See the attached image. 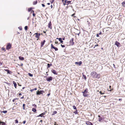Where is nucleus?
<instances>
[{
    "label": "nucleus",
    "mask_w": 125,
    "mask_h": 125,
    "mask_svg": "<svg viewBox=\"0 0 125 125\" xmlns=\"http://www.w3.org/2000/svg\"><path fill=\"white\" fill-rule=\"evenodd\" d=\"M91 75L93 78L99 79L100 77V75L99 74H97L96 72L95 71L92 72L90 74Z\"/></svg>",
    "instance_id": "obj_1"
},
{
    "label": "nucleus",
    "mask_w": 125,
    "mask_h": 125,
    "mask_svg": "<svg viewBox=\"0 0 125 125\" xmlns=\"http://www.w3.org/2000/svg\"><path fill=\"white\" fill-rule=\"evenodd\" d=\"M34 35H35V37L37 39V40H38L40 38V37L41 35V34L40 33H35L34 34Z\"/></svg>",
    "instance_id": "obj_2"
},
{
    "label": "nucleus",
    "mask_w": 125,
    "mask_h": 125,
    "mask_svg": "<svg viewBox=\"0 0 125 125\" xmlns=\"http://www.w3.org/2000/svg\"><path fill=\"white\" fill-rule=\"evenodd\" d=\"M45 92L43 90L38 91L36 92L37 95H39L40 94H42L43 93Z\"/></svg>",
    "instance_id": "obj_3"
},
{
    "label": "nucleus",
    "mask_w": 125,
    "mask_h": 125,
    "mask_svg": "<svg viewBox=\"0 0 125 125\" xmlns=\"http://www.w3.org/2000/svg\"><path fill=\"white\" fill-rule=\"evenodd\" d=\"M11 47V44L10 43H8L6 46V49L8 50L10 49Z\"/></svg>",
    "instance_id": "obj_4"
},
{
    "label": "nucleus",
    "mask_w": 125,
    "mask_h": 125,
    "mask_svg": "<svg viewBox=\"0 0 125 125\" xmlns=\"http://www.w3.org/2000/svg\"><path fill=\"white\" fill-rule=\"evenodd\" d=\"M74 39L72 38L70 41V45H73L74 44V42H73Z\"/></svg>",
    "instance_id": "obj_5"
},
{
    "label": "nucleus",
    "mask_w": 125,
    "mask_h": 125,
    "mask_svg": "<svg viewBox=\"0 0 125 125\" xmlns=\"http://www.w3.org/2000/svg\"><path fill=\"white\" fill-rule=\"evenodd\" d=\"M48 28L50 29H52V23L51 21H50L49 23H48Z\"/></svg>",
    "instance_id": "obj_6"
},
{
    "label": "nucleus",
    "mask_w": 125,
    "mask_h": 125,
    "mask_svg": "<svg viewBox=\"0 0 125 125\" xmlns=\"http://www.w3.org/2000/svg\"><path fill=\"white\" fill-rule=\"evenodd\" d=\"M51 49H55V51H57L58 50V48L57 47H55L52 44L51 45Z\"/></svg>",
    "instance_id": "obj_7"
},
{
    "label": "nucleus",
    "mask_w": 125,
    "mask_h": 125,
    "mask_svg": "<svg viewBox=\"0 0 125 125\" xmlns=\"http://www.w3.org/2000/svg\"><path fill=\"white\" fill-rule=\"evenodd\" d=\"M98 117L99 118L98 119V121L100 122H101L102 120L104 119V118L100 115H98Z\"/></svg>",
    "instance_id": "obj_8"
},
{
    "label": "nucleus",
    "mask_w": 125,
    "mask_h": 125,
    "mask_svg": "<svg viewBox=\"0 0 125 125\" xmlns=\"http://www.w3.org/2000/svg\"><path fill=\"white\" fill-rule=\"evenodd\" d=\"M53 78L52 77L50 76L49 77L47 78L46 79V80L48 81H50L52 80Z\"/></svg>",
    "instance_id": "obj_9"
},
{
    "label": "nucleus",
    "mask_w": 125,
    "mask_h": 125,
    "mask_svg": "<svg viewBox=\"0 0 125 125\" xmlns=\"http://www.w3.org/2000/svg\"><path fill=\"white\" fill-rule=\"evenodd\" d=\"M115 44L118 47H120V43L117 41L115 42Z\"/></svg>",
    "instance_id": "obj_10"
},
{
    "label": "nucleus",
    "mask_w": 125,
    "mask_h": 125,
    "mask_svg": "<svg viewBox=\"0 0 125 125\" xmlns=\"http://www.w3.org/2000/svg\"><path fill=\"white\" fill-rule=\"evenodd\" d=\"M46 114V112H44L43 113H42L41 114H40L39 115L37 116V117L41 116V117H44V116H43V115H45Z\"/></svg>",
    "instance_id": "obj_11"
},
{
    "label": "nucleus",
    "mask_w": 125,
    "mask_h": 125,
    "mask_svg": "<svg viewBox=\"0 0 125 125\" xmlns=\"http://www.w3.org/2000/svg\"><path fill=\"white\" fill-rule=\"evenodd\" d=\"M85 124L88 125H93V123L89 121H86Z\"/></svg>",
    "instance_id": "obj_12"
},
{
    "label": "nucleus",
    "mask_w": 125,
    "mask_h": 125,
    "mask_svg": "<svg viewBox=\"0 0 125 125\" xmlns=\"http://www.w3.org/2000/svg\"><path fill=\"white\" fill-rule=\"evenodd\" d=\"M51 72L53 73L55 75H57V72L55 70L53 69H52L51 70Z\"/></svg>",
    "instance_id": "obj_13"
},
{
    "label": "nucleus",
    "mask_w": 125,
    "mask_h": 125,
    "mask_svg": "<svg viewBox=\"0 0 125 125\" xmlns=\"http://www.w3.org/2000/svg\"><path fill=\"white\" fill-rule=\"evenodd\" d=\"M46 41L45 40H44L43 42H41V47H42L45 43Z\"/></svg>",
    "instance_id": "obj_14"
},
{
    "label": "nucleus",
    "mask_w": 125,
    "mask_h": 125,
    "mask_svg": "<svg viewBox=\"0 0 125 125\" xmlns=\"http://www.w3.org/2000/svg\"><path fill=\"white\" fill-rule=\"evenodd\" d=\"M82 93L83 94V95L84 97H86L88 96V94H86V93H85L83 92H82Z\"/></svg>",
    "instance_id": "obj_15"
},
{
    "label": "nucleus",
    "mask_w": 125,
    "mask_h": 125,
    "mask_svg": "<svg viewBox=\"0 0 125 125\" xmlns=\"http://www.w3.org/2000/svg\"><path fill=\"white\" fill-rule=\"evenodd\" d=\"M4 70L7 72V73H8L9 74H11V71H10L8 69H4Z\"/></svg>",
    "instance_id": "obj_16"
},
{
    "label": "nucleus",
    "mask_w": 125,
    "mask_h": 125,
    "mask_svg": "<svg viewBox=\"0 0 125 125\" xmlns=\"http://www.w3.org/2000/svg\"><path fill=\"white\" fill-rule=\"evenodd\" d=\"M82 62L81 61H80L79 62H75V64H79V65H80L82 64Z\"/></svg>",
    "instance_id": "obj_17"
},
{
    "label": "nucleus",
    "mask_w": 125,
    "mask_h": 125,
    "mask_svg": "<svg viewBox=\"0 0 125 125\" xmlns=\"http://www.w3.org/2000/svg\"><path fill=\"white\" fill-rule=\"evenodd\" d=\"M13 83L14 84V86L15 87V88H17V87H16L17 84H16V83H15V82L14 81H13Z\"/></svg>",
    "instance_id": "obj_18"
},
{
    "label": "nucleus",
    "mask_w": 125,
    "mask_h": 125,
    "mask_svg": "<svg viewBox=\"0 0 125 125\" xmlns=\"http://www.w3.org/2000/svg\"><path fill=\"white\" fill-rule=\"evenodd\" d=\"M122 6L123 7H125V1H123L122 3Z\"/></svg>",
    "instance_id": "obj_19"
},
{
    "label": "nucleus",
    "mask_w": 125,
    "mask_h": 125,
    "mask_svg": "<svg viewBox=\"0 0 125 125\" xmlns=\"http://www.w3.org/2000/svg\"><path fill=\"white\" fill-rule=\"evenodd\" d=\"M19 59L21 60H23L24 59V58L23 57H21V56H19Z\"/></svg>",
    "instance_id": "obj_20"
},
{
    "label": "nucleus",
    "mask_w": 125,
    "mask_h": 125,
    "mask_svg": "<svg viewBox=\"0 0 125 125\" xmlns=\"http://www.w3.org/2000/svg\"><path fill=\"white\" fill-rule=\"evenodd\" d=\"M58 40L59 41H60L61 43H63V41L62 40V39L61 38H59L58 39Z\"/></svg>",
    "instance_id": "obj_21"
},
{
    "label": "nucleus",
    "mask_w": 125,
    "mask_h": 125,
    "mask_svg": "<svg viewBox=\"0 0 125 125\" xmlns=\"http://www.w3.org/2000/svg\"><path fill=\"white\" fill-rule=\"evenodd\" d=\"M22 95L21 93H19V96L21 98V99H23L24 98V96H22V97H21V95Z\"/></svg>",
    "instance_id": "obj_22"
},
{
    "label": "nucleus",
    "mask_w": 125,
    "mask_h": 125,
    "mask_svg": "<svg viewBox=\"0 0 125 125\" xmlns=\"http://www.w3.org/2000/svg\"><path fill=\"white\" fill-rule=\"evenodd\" d=\"M37 90V88H35L31 89L30 90V91L31 92H33V91L36 90Z\"/></svg>",
    "instance_id": "obj_23"
},
{
    "label": "nucleus",
    "mask_w": 125,
    "mask_h": 125,
    "mask_svg": "<svg viewBox=\"0 0 125 125\" xmlns=\"http://www.w3.org/2000/svg\"><path fill=\"white\" fill-rule=\"evenodd\" d=\"M111 86H109V88L110 89V90H109L108 89V91L111 92V91H112L113 90V88H112L111 89Z\"/></svg>",
    "instance_id": "obj_24"
},
{
    "label": "nucleus",
    "mask_w": 125,
    "mask_h": 125,
    "mask_svg": "<svg viewBox=\"0 0 125 125\" xmlns=\"http://www.w3.org/2000/svg\"><path fill=\"white\" fill-rule=\"evenodd\" d=\"M1 50L3 51V52H5L6 51V50L5 49V48L4 47H2L1 48Z\"/></svg>",
    "instance_id": "obj_25"
},
{
    "label": "nucleus",
    "mask_w": 125,
    "mask_h": 125,
    "mask_svg": "<svg viewBox=\"0 0 125 125\" xmlns=\"http://www.w3.org/2000/svg\"><path fill=\"white\" fill-rule=\"evenodd\" d=\"M88 90L87 88H86L84 90V91L83 92H85V93H88Z\"/></svg>",
    "instance_id": "obj_26"
},
{
    "label": "nucleus",
    "mask_w": 125,
    "mask_h": 125,
    "mask_svg": "<svg viewBox=\"0 0 125 125\" xmlns=\"http://www.w3.org/2000/svg\"><path fill=\"white\" fill-rule=\"evenodd\" d=\"M52 66V64H50L49 63H48L47 64V68H49L51 66Z\"/></svg>",
    "instance_id": "obj_27"
},
{
    "label": "nucleus",
    "mask_w": 125,
    "mask_h": 125,
    "mask_svg": "<svg viewBox=\"0 0 125 125\" xmlns=\"http://www.w3.org/2000/svg\"><path fill=\"white\" fill-rule=\"evenodd\" d=\"M52 115H54L55 114H56L57 113V112L56 111H55L52 112Z\"/></svg>",
    "instance_id": "obj_28"
},
{
    "label": "nucleus",
    "mask_w": 125,
    "mask_h": 125,
    "mask_svg": "<svg viewBox=\"0 0 125 125\" xmlns=\"http://www.w3.org/2000/svg\"><path fill=\"white\" fill-rule=\"evenodd\" d=\"M32 110L34 112H35L36 111V110L35 108H32Z\"/></svg>",
    "instance_id": "obj_29"
},
{
    "label": "nucleus",
    "mask_w": 125,
    "mask_h": 125,
    "mask_svg": "<svg viewBox=\"0 0 125 125\" xmlns=\"http://www.w3.org/2000/svg\"><path fill=\"white\" fill-rule=\"evenodd\" d=\"M25 104H23V110L25 109Z\"/></svg>",
    "instance_id": "obj_30"
},
{
    "label": "nucleus",
    "mask_w": 125,
    "mask_h": 125,
    "mask_svg": "<svg viewBox=\"0 0 125 125\" xmlns=\"http://www.w3.org/2000/svg\"><path fill=\"white\" fill-rule=\"evenodd\" d=\"M37 3V1H34L33 2V5H36V4Z\"/></svg>",
    "instance_id": "obj_31"
},
{
    "label": "nucleus",
    "mask_w": 125,
    "mask_h": 125,
    "mask_svg": "<svg viewBox=\"0 0 125 125\" xmlns=\"http://www.w3.org/2000/svg\"><path fill=\"white\" fill-rule=\"evenodd\" d=\"M71 1H68L67 2V4H66L68 5L69 3L70 4V3L71 2Z\"/></svg>",
    "instance_id": "obj_32"
},
{
    "label": "nucleus",
    "mask_w": 125,
    "mask_h": 125,
    "mask_svg": "<svg viewBox=\"0 0 125 125\" xmlns=\"http://www.w3.org/2000/svg\"><path fill=\"white\" fill-rule=\"evenodd\" d=\"M28 75L31 77H32L33 76V75L32 74H31L30 73H28Z\"/></svg>",
    "instance_id": "obj_33"
},
{
    "label": "nucleus",
    "mask_w": 125,
    "mask_h": 125,
    "mask_svg": "<svg viewBox=\"0 0 125 125\" xmlns=\"http://www.w3.org/2000/svg\"><path fill=\"white\" fill-rule=\"evenodd\" d=\"M6 125V123L5 122H2L1 124H0V125Z\"/></svg>",
    "instance_id": "obj_34"
},
{
    "label": "nucleus",
    "mask_w": 125,
    "mask_h": 125,
    "mask_svg": "<svg viewBox=\"0 0 125 125\" xmlns=\"http://www.w3.org/2000/svg\"><path fill=\"white\" fill-rule=\"evenodd\" d=\"M74 113L75 114H78L77 110V109H76V111L74 112Z\"/></svg>",
    "instance_id": "obj_35"
},
{
    "label": "nucleus",
    "mask_w": 125,
    "mask_h": 125,
    "mask_svg": "<svg viewBox=\"0 0 125 125\" xmlns=\"http://www.w3.org/2000/svg\"><path fill=\"white\" fill-rule=\"evenodd\" d=\"M83 76L84 77V78L85 80H86V76L85 75H83Z\"/></svg>",
    "instance_id": "obj_36"
},
{
    "label": "nucleus",
    "mask_w": 125,
    "mask_h": 125,
    "mask_svg": "<svg viewBox=\"0 0 125 125\" xmlns=\"http://www.w3.org/2000/svg\"><path fill=\"white\" fill-rule=\"evenodd\" d=\"M32 9L31 8H29L28 10V11L29 12Z\"/></svg>",
    "instance_id": "obj_37"
},
{
    "label": "nucleus",
    "mask_w": 125,
    "mask_h": 125,
    "mask_svg": "<svg viewBox=\"0 0 125 125\" xmlns=\"http://www.w3.org/2000/svg\"><path fill=\"white\" fill-rule=\"evenodd\" d=\"M18 98H15V99H13V100H12V101L13 102H14L16 100H18Z\"/></svg>",
    "instance_id": "obj_38"
},
{
    "label": "nucleus",
    "mask_w": 125,
    "mask_h": 125,
    "mask_svg": "<svg viewBox=\"0 0 125 125\" xmlns=\"http://www.w3.org/2000/svg\"><path fill=\"white\" fill-rule=\"evenodd\" d=\"M24 29H25L26 30H27V29H28V27H27V26H25V27H24Z\"/></svg>",
    "instance_id": "obj_39"
},
{
    "label": "nucleus",
    "mask_w": 125,
    "mask_h": 125,
    "mask_svg": "<svg viewBox=\"0 0 125 125\" xmlns=\"http://www.w3.org/2000/svg\"><path fill=\"white\" fill-rule=\"evenodd\" d=\"M1 112H2V113H6L7 112V111H6V110L4 111H3Z\"/></svg>",
    "instance_id": "obj_40"
},
{
    "label": "nucleus",
    "mask_w": 125,
    "mask_h": 125,
    "mask_svg": "<svg viewBox=\"0 0 125 125\" xmlns=\"http://www.w3.org/2000/svg\"><path fill=\"white\" fill-rule=\"evenodd\" d=\"M101 94H104L105 93H102L101 91H100L99 92Z\"/></svg>",
    "instance_id": "obj_41"
},
{
    "label": "nucleus",
    "mask_w": 125,
    "mask_h": 125,
    "mask_svg": "<svg viewBox=\"0 0 125 125\" xmlns=\"http://www.w3.org/2000/svg\"><path fill=\"white\" fill-rule=\"evenodd\" d=\"M73 108L74 109L76 110V109H77L76 107L75 106H73Z\"/></svg>",
    "instance_id": "obj_42"
},
{
    "label": "nucleus",
    "mask_w": 125,
    "mask_h": 125,
    "mask_svg": "<svg viewBox=\"0 0 125 125\" xmlns=\"http://www.w3.org/2000/svg\"><path fill=\"white\" fill-rule=\"evenodd\" d=\"M15 123H18V121L17 119L15 120Z\"/></svg>",
    "instance_id": "obj_43"
},
{
    "label": "nucleus",
    "mask_w": 125,
    "mask_h": 125,
    "mask_svg": "<svg viewBox=\"0 0 125 125\" xmlns=\"http://www.w3.org/2000/svg\"><path fill=\"white\" fill-rule=\"evenodd\" d=\"M54 0H50V2L51 3H52L54 1Z\"/></svg>",
    "instance_id": "obj_44"
},
{
    "label": "nucleus",
    "mask_w": 125,
    "mask_h": 125,
    "mask_svg": "<svg viewBox=\"0 0 125 125\" xmlns=\"http://www.w3.org/2000/svg\"><path fill=\"white\" fill-rule=\"evenodd\" d=\"M61 46L62 48L64 47L65 46V45H62V44H61Z\"/></svg>",
    "instance_id": "obj_45"
},
{
    "label": "nucleus",
    "mask_w": 125,
    "mask_h": 125,
    "mask_svg": "<svg viewBox=\"0 0 125 125\" xmlns=\"http://www.w3.org/2000/svg\"><path fill=\"white\" fill-rule=\"evenodd\" d=\"M99 34L98 33H97L96 34V36L97 37H99Z\"/></svg>",
    "instance_id": "obj_46"
},
{
    "label": "nucleus",
    "mask_w": 125,
    "mask_h": 125,
    "mask_svg": "<svg viewBox=\"0 0 125 125\" xmlns=\"http://www.w3.org/2000/svg\"><path fill=\"white\" fill-rule=\"evenodd\" d=\"M99 46V45L98 44H96L95 45L94 47V48L95 47L97 46Z\"/></svg>",
    "instance_id": "obj_47"
},
{
    "label": "nucleus",
    "mask_w": 125,
    "mask_h": 125,
    "mask_svg": "<svg viewBox=\"0 0 125 125\" xmlns=\"http://www.w3.org/2000/svg\"><path fill=\"white\" fill-rule=\"evenodd\" d=\"M33 16L34 17H35V14L34 13H33L32 14Z\"/></svg>",
    "instance_id": "obj_48"
},
{
    "label": "nucleus",
    "mask_w": 125,
    "mask_h": 125,
    "mask_svg": "<svg viewBox=\"0 0 125 125\" xmlns=\"http://www.w3.org/2000/svg\"><path fill=\"white\" fill-rule=\"evenodd\" d=\"M42 6L43 7H45V5L44 4H42Z\"/></svg>",
    "instance_id": "obj_49"
},
{
    "label": "nucleus",
    "mask_w": 125,
    "mask_h": 125,
    "mask_svg": "<svg viewBox=\"0 0 125 125\" xmlns=\"http://www.w3.org/2000/svg\"><path fill=\"white\" fill-rule=\"evenodd\" d=\"M26 122V121H24L23 122V123L24 124H25Z\"/></svg>",
    "instance_id": "obj_50"
},
{
    "label": "nucleus",
    "mask_w": 125,
    "mask_h": 125,
    "mask_svg": "<svg viewBox=\"0 0 125 125\" xmlns=\"http://www.w3.org/2000/svg\"><path fill=\"white\" fill-rule=\"evenodd\" d=\"M98 34H99V35H101V34H102V32H101V31H100V32L99 33H98Z\"/></svg>",
    "instance_id": "obj_51"
},
{
    "label": "nucleus",
    "mask_w": 125,
    "mask_h": 125,
    "mask_svg": "<svg viewBox=\"0 0 125 125\" xmlns=\"http://www.w3.org/2000/svg\"><path fill=\"white\" fill-rule=\"evenodd\" d=\"M108 28H110V27H106L105 28H104V29H108Z\"/></svg>",
    "instance_id": "obj_52"
},
{
    "label": "nucleus",
    "mask_w": 125,
    "mask_h": 125,
    "mask_svg": "<svg viewBox=\"0 0 125 125\" xmlns=\"http://www.w3.org/2000/svg\"><path fill=\"white\" fill-rule=\"evenodd\" d=\"M67 0H65V1H64V2L65 3H66V4H67Z\"/></svg>",
    "instance_id": "obj_53"
},
{
    "label": "nucleus",
    "mask_w": 125,
    "mask_h": 125,
    "mask_svg": "<svg viewBox=\"0 0 125 125\" xmlns=\"http://www.w3.org/2000/svg\"><path fill=\"white\" fill-rule=\"evenodd\" d=\"M51 9H52V8L53 6H52V4L51 6Z\"/></svg>",
    "instance_id": "obj_54"
},
{
    "label": "nucleus",
    "mask_w": 125,
    "mask_h": 125,
    "mask_svg": "<svg viewBox=\"0 0 125 125\" xmlns=\"http://www.w3.org/2000/svg\"><path fill=\"white\" fill-rule=\"evenodd\" d=\"M55 43L56 44H57L58 43V42H55Z\"/></svg>",
    "instance_id": "obj_55"
},
{
    "label": "nucleus",
    "mask_w": 125,
    "mask_h": 125,
    "mask_svg": "<svg viewBox=\"0 0 125 125\" xmlns=\"http://www.w3.org/2000/svg\"><path fill=\"white\" fill-rule=\"evenodd\" d=\"M122 99H119L118 100L119 101H122Z\"/></svg>",
    "instance_id": "obj_56"
},
{
    "label": "nucleus",
    "mask_w": 125,
    "mask_h": 125,
    "mask_svg": "<svg viewBox=\"0 0 125 125\" xmlns=\"http://www.w3.org/2000/svg\"><path fill=\"white\" fill-rule=\"evenodd\" d=\"M43 32L44 33L46 34V31H43Z\"/></svg>",
    "instance_id": "obj_57"
},
{
    "label": "nucleus",
    "mask_w": 125,
    "mask_h": 125,
    "mask_svg": "<svg viewBox=\"0 0 125 125\" xmlns=\"http://www.w3.org/2000/svg\"><path fill=\"white\" fill-rule=\"evenodd\" d=\"M63 4L64 5H65L66 4V3L64 2L63 3Z\"/></svg>",
    "instance_id": "obj_58"
},
{
    "label": "nucleus",
    "mask_w": 125,
    "mask_h": 125,
    "mask_svg": "<svg viewBox=\"0 0 125 125\" xmlns=\"http://www.w3.org/2000/svg\"><path fill=\"white\" fill-rule=\"evenodd\" d=\"M31 12H32L33 13H34V10H32L31 11Z\"/></svg>",
    "instance_id": "obj_59"
},
{
    "label": "nucleus",
    "mask_w": 125,
    "mask_h": 125,
    "mask_svg": "<svg viewBox=\"0 0 125 125\" xmlns=\"http://www.w3.org/2000/svg\"><path fill=\"white\" fill-rule=\"evenodd\" d=\"M23 65V64L22 63H21L20 65L21 66H22Z\"/></svg>",
    "instance_id": "obj_60"
},
{
    "label": "nucleus",
    "mask_w": 125,
    "mask_h": 125,
    "mask_svg": "<svg viewBox=\"0 0 125 125\" xmlns=\"http://www.w3.org/2000/svg\"><path fill=\"white\" fill-rule=\"evenodd\" d=\"M25 88V87H22V89L23 90V89H24V88Z\"/></svg>",
    "instance_id": "obj_61"
},
{
    "label": "nucleus",
    "mask_w": 125,
    "mask_h": 125,
    "mask_svg": "<svg viewBox=\"0 0 125 125\" xmlns=\"http://www.w3.org/2000/svg\"><path fill=\"white\" fill-rule=\"evenodd\" d=\"M75 14V13H74L72 15V16H74V15Z\"/></svg>",
    "instance_id": "obj_62"
},
{
    "label": "nucleus",
    "mask_w": 125,
    "mask_h": 125,
    "mask_svg": "<svg viewBox=\"0 0 125 125\" xmlns=\"http://www.w3.org/2000/svg\"><path fill=\"white\" fill-rule=\"evenodd\" d=\"M50 95V94H47V95L48 96H49Z\"/></svg>",
    "instance_id": "obj_63"
},
{
    "label": "nucleus",
    "mask_w": 125,
    "mask_h": 125,
    "mask_svg": "<svg viewBox=\"0 0 125 125\" xmlns=\"http://www.w3.org/2000/svg\"><path fill=\"white\" fill-rule=\"evenodd\" d=\"M47 4L48 5H50V3H47Z\"/></svg>",
    "instance_id": "obj_64"
}]
</instances>
